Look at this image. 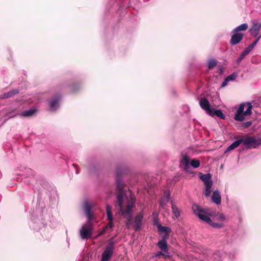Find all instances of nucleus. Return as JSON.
<instances>
[{"mask_svg":"<svg viewBox=\"0 0 261 261\" xmlns=\"http://www.w3.org/2000/svg\"><path fill=\"white\" fill-rule=\"evenodd\" d=\"M117 188L119 193L117 196V206L120 210V214L126 219V227L129 229L132 224L133 209L136 202L135 198L130 192H124V184L118 173L116 176Z\"/></svg>","mask_w":261,"mask_h":261,"instance_id":"1","label":"nucleus"},{"mask_svg":"<svg viewBox=\"0 0 261 261\" xmlns=\"http://www.w3.org/2000/svg\"><path fill=\"white\" fill-rule=\"evenodd\" d=\"M92 206L91 203L88 201L84 203L83 209L87 217V220L82 225L80 229V237L83 240H88L92 237L93 234L92 215L91 213Z\"/></svg>","mask_w":261,"mask_h":261,"instance_id":"2","label":"nucleus"},{"mask_svg":"<svg viewBox=\"0 0 261 261\" xmlns=\"http://www.w3.org/2000/svg\"><path fill=\"white\" fill-rule=\"evenodd\" d=\"M192 210L195 215L197 216L200 220L210 224L213 227L221 228L223 227V225L222 223L212 222L210 217L213 215L214 213L210 209L202 208L197 204H194L192 206Z\"/></svg>","mask_w":261,"mask_h":261,"instance_id":"3","label":"nucleus"},{"mask_svg":"<svg viewBox=\"0 0 261 261\" xmlns=\"http://www.w3.org/2000/svg\"><path fill=\"white\" fill-rule=\"evenodd\" d=\"M252 106L250 102L241 103L235 114V120L243 121L245 119V115H250L252 114Z\"/></svg>","mask_w":261,"mask_h":261,"instance_id":"4","label":"nucleus"},{"mask_svg":"<svg viewBox=\"0 0 261 261\" xmlns=\"http://www.w3.org/2000/svg\"><path fill=\"white\" fill-rule=\"evenodd\" d=\"M242 139V143L248 149L256 148L258 146L261 145L259 138L256 139L254 137L246 136V137Z\"/></svg>","mask_w":261,"mask_h":261,"instance_id":"5","label":"nucleus"},{"mask_svg":"<svg viewBox=\"0 0 261 261\" xmlns=\"http://www.w3.org/2000/svg\"><path fill=\"white\" fill-rule=\"evenodd\" d=\"M114 242H110L102 253L101 261H109L114 252Z\"/></svg>","mask_w":261,"mask_h":261,"instance_id":"6","label":"nucleus"},{"mask_svg":"<svg viewBox=\"0 0 261 261\" xmlns=\"http://www.w3.org/2000/svg\"><path fill=\"white\" fill-rule=\"evenodd\" d=\"M190 162V157L186 153L182 152L179 158L180 166L186 172L189 171Z\"/></svg>","mask_w":261,"mask_h":261,"instance_id":"7","label":"nucleus"},{"mask_svg":"<svg viewBox=\"0 0 261 261\" xmlns=\"http://www.w3.org/2000/svg\"><path fill=\"white\" fill-rule=\"evenodd\" d=\"M106 208H107V218L109 221V223L106 227H105L102 229L101 232H100L101 234H103L106 231V230L107 228L109 227L110 228H112L114 227V224H113V217L112 213L111 212V207L109 205L107 204Z\"/></svg>","mask_w":261,"mask_h":261,"instance_id":"8","label":"nucleus"},{"mask_svg":"<svg viewBox=\"0 0 261 261\" xmlns=\"http://www.w3.org/2000/svg\"><path fill=\"white\" fill-rule=\"evenodd\" d=\"M232 36L230 40V44L235 45L239 43L243 38V34L242 33H234L232 31Z\"/></svg>","mask_w":261,"mask_h":261,"instance_id":"9","label":"nucleus"},{"mask_svg":"<svg viewBox=\"0 0 261 261\" xmlns=\"http://www.w3.org/2000/svg\"><path fill=\"white\" fill-rule=\"evenodd\" d=\"M143 216L144 213L143 211H141L135 216L134 226L135 230H138L141 228Z\"/></svg>","mask_w":261,"mask_h":261,"instance_id":"10","label":"nucleus"},{"mask_svg":"<svg viewBox=\"0 0 261 261\" xmlns=\"http://www.w3.org/2000/svg\"><path fill=\"white\" fill-rule=\"evenodd\" d=\"M199 105L200 107L205 111V112L209 114L211 112V110L213 109L211 108L210 103L207 99L205 98H201L199 101Z\"/></svg>","mask_w":261,"mask_h":261,"instance_id":"11","label":"nucleus"},{"mask_svg":"<svg viewBox=\"0 0 261 261\" xmlns=\"http://www.w3.org/2000/svg\"><path fill=\"white\" fill-rule=\"evenodd\" d=\"M159 248L163 252H164L165 257H170V253L168 252V248L166 241L161 240L159 241L157 244Z\"/></svg>","mask_w":261,"mask_h":261,"instance_id":"12","label":"nucleus"},{"mask_svg":"<svg viewBox=\"0 0 261 261\" xmlns=\"http://www.w3.org/2000/svg\"><path fill=\"white\" fill-rule=\"evenodd\" d=\"M261 28L260 23H253L251 28L249 29V33L251 36L257 37Z\"/></svg>","mask_w":261,"mask_h":261,"instance_id":"13","label":"nucleus"},{"mask_svg":"<svg viewBox=\"0 0 261 261\" xmlns=\"http://www.w3.org/2000/svg\"><path fill=\"white\" fill-rule=\"evenodd\" d=\"M212 201L217 205L221 203V196L218 190L214 191L212 196Z\"/></svg>","mask_w":261,"mask_h":261,"instance_id":"14","label":"nucleus"},{"mask_svg":"<svg viewBox=\"0 0 261 261\" xmlns=\"http://www.w3.org/2000/svg\"><path fill=\"white\" fill-rule=\"evenodd\" d=\"M59 99L60 98L59 97H57L50 100V101L49 102V107L51 110H56L59 107Z\"/></svg>","mask_w":261,"mask_h":261,"instance_id":"15","label":"nucleus"},{"mask_svg":"<svg viewBox=\"0 0 261 261\" xmlns=\"http://www.w3.org/2000/svg\"><path fill=\"white\" fill-rule=\"evenodd\" d=\"M211 112L212 113H210L208 114L211 116H217V117L223 119H224L225 117V115L223 114V113L220 110H215L213 108L211 110Z\"/></svg>","mask_w":261,"mask_h":261,"instance_id":"16","label":"nucleus"},{"mask_svg":"<svg viewBox=\"0 0 261 261\" xmlns=\"http://www.w3.org/2000/svg\"><path fill=\"white\" fill-rule=\"evenodd\" d=\"M248 28V25L246 23H243L233 30V32L241 33V31H245Z\"/></svg>","mask_w":261,"mask_h":261,"instance_id":"17","label":"nucleus"},{"mask_svg":"<svg viewBox=\"0 0 261 261\" xmlns=\"http://www.w3.org/2000/svg\"><path fill=\"white\" fill-rule=\"evenodd\" d=\"M200 178L203 182L204 184L213 182L211 180V175L209 173L206 174H201L200 176Z\"/></svg>","mask_w":261,"mask_h":261,"instance_id":"18","label":"nucleus"},{"mask_svg":"<svg viewBox=\"0 0 261 261\" xmlns=\"http://www.w3.org/2000/svg\"><path fill=\"white\" fill-rule=\"evenodd\" d=\"M242 143V139H241L235 141L231 145H230L229 146V147L227 148L226 151H231V150L236 148Z\"/></svg>","mask_w":261,"mask_h":261,"instance_id":"19","label":"nucleus"},{"mask_svg":"<svg viewBox=\"0 0 261 261\" xmlns=\"http://www.w3.org/2000/svg\"><path fill=\"white\" fill-rule=\"evenodd\" d=\"M205 185V191L204 194L206 197H208L211 193V188L213 185V182L207 183L204 184Z\"/></svg>","mask_w":261,"mask_h":261,"instance_id":"20","label":"nucleus"},{"mask_svg":"<svg viewBox=\"0 0 261 261\" xmlns=\"http://www.w3.org/2000/svg\"><path fill=\"white\" fill-rule=\"evenodd\" d=\"M172 210L174 217L178 219L180 216V212L179 209L175 206V205L171 202Z\"/></svg>","mask_w":261,"mask_h":261,"instance_id":"21","label":"nucleus"},{"mask_svg":"<svg viewBox=\"0 0 261 261\" xmlns=\"http://www.w3.org/2000/svg\"><path fill=\"white\" fill-rule=\"evenodd\" d=\"M170 199V194L168 192L166 191L164 193V196L163 198H162L160 204L161 205H164L167 203Z\"/></svg>","mask_w":261,"mask_h":261,"instance_id":"22","label":"nucleus"},{"mask_svg":"<svg viewBox=\"0 0 261 261\" xmlns=\"http://www.w3.org/2000/svg\"><path fill=\"white\" fill-rule=\"evenodd\" d=\"M18 93V90H16V89L13 90L12 91L8 92L5 93L3 94V97L4 98L11 97L13 95L17 94Z\"/></svg>","mask_w":261,"mask_h":261,"instance_id":"23","label":"nucleus"},{"mask_svg":"<svg viewBox=\"0 0 261 261\" xmlns=\"http://www.w3.org/2000/svg\"><path fill=\"white\" fill-rule=\"evenodd\" d=\"M35 112L34 109H30L21 113L20 115L23 117H30L32 116Z\"/></svg>","mask_w":261,"mask_h":261,"instance_id":"24","label":"nucleus"},{"mask_svg":"<svg viewBox=\"0 0 261 261\" xmlns=\"http://www.w3.org/2000/svg\"><path fill=\"white\" fill-rule=\"evenodd\" d=\"M158 230L161 232H164L165 233H169L171 232V229L167 226H159Z\"/></svg>","mask_w":261,"mask_h":261,"instance_id":"25","label":"nucleus"},{"mask_svg":"<svg viewBox=\"0 0 261 261\" xmlns=\"http://www.w3.org/2000/svg\"><path fill=\"white\" fill-rule=\"evenodd\" d=\"M190 165L194 168H197L200 166V162L198 160L193 159L190 162Z\"/></svg>","mask_w":261,"mask_h":261,"instance_id":"26","label":"nucleus"},{"mask_svg":"<svg viewBox=\"0 0 261 261\" xmlns=\"http://www.w3.org/2000/svg\"><path fill=\"white\" fill-rule=\"evenodd\" d=\"M247 55L246 54H245V53L244 51H243L240 56H239V57L236 60V63L237 64H240V63L241 62V61L245 58V57L247 56Z\"/></svg>","mask_w":261,"mask_h":261,"instance_id":"27","label":"nucleus"},{"mask_svg":"<svg viewBox=\"0 0 261 261\" xmlns=\"http://www.w3.org/2000/svg\"><path fill=\"white\" fill-rule=\"evenodd\" d=\"M238 76V74L237 73H233L232 74L227 76L226 78L228 80V82L229 81H233L235 80V79L237 78Z\"/></svg>","mask_w":261,"mask_h":261,"instance_id":"28","label":"nucleus"},{"mask_svg":"<svg viewBox=\"0 0 261 261\" xmlns=\"http://www.w3.org/2000/svg\"><path fill=\"white\" fill-rule=\"evenodd\" d=\"M217 65V61L214 59L210 60L208 62V67L210 69L213 68Z\"/></svg>","mask_w":261,"mask_h":261,"instance_id":"29","label":"nucleus"},{"mask_svg":"<svg viewBox=\"0 0 261 261\" xmlns=\"http://www.w3.org/2000/svg\"><path fill=\"white\" fill-rule=\"evenodd\" d=\"M253 47L252 46L249 45L247 48H246L243 51L245 53V54H246L247 55H248L250 52L253 49Z\"/></svg>","mask_w":261,"mask_h":261,"instance_id":"30","label":"nucleus"},{"mask_svg":"<svg viewBox=\"0 0 261 261\" xmlns=\"http://www.w3.org/2000/svg\"><path fill=\"white\" fill-rule=\"evenodd\" d=\"M216 217L219 220L223 221L225 219V216L223 214H218Z\"/></svg>","mask_w":261,"mask_h":261,"instance_id":"31","label":"nucleus"},{"mask_svg":"<svg viewBox=\"0 0 261 261\" xmlns=\"http://www.w3.org/2000/svg\"><path fill=\"white\" fill-rule=\"evenodd\" d=\"M261 38V35L259 36L258 37H257V39L253 42H252L251 44H250L251 46H252V47L253 48H254V47L255 46V45L257 43V42H258L259 40L260 39V38Z\"/></svg>","mask_w":261,"mask_h":261,"instance_id":"32","label":"nucleus"},{"mask_svg":"<svg viewBox=\"0 0 261 261\" xmlns=\"http://www.w3.org/2000/svg\"><path fill=\"white\" fill-rule=\"evenodd\" d=\"M160 255H163L164 257H165L164 252L163 251L157 252L154 255V257H159Z\"/></svg>","mask_w":261,"mask_h":261,"instance_id":"33","label":"nucleus"},{"mask_svg":"<svg viewBox=\"0 0 261 261\" xmlns=\"http://www.w3.org/2000/svg\"><path fill=\"white\" fill-rule=\"evenodd\" d=\"M228 83V80H227L226 78H225V79L224 80V81H223V82L221 84V87H225L227 85Z\"/></svg>","mask_w":261,"mask_h":261,"instance_id":"34","label":"nucleus"},{"mask_svg":"<svg viewBox=\"0 0 261 261\" xmlns=\"http://www.w3.org/2000/svg\"><path fill=\"white\" fill-rule=\"evenodd\" d=\"M169 236V233H165L163 236V239L162 240H165V241H166V240L168 239Z\"/></svg>","mask_w":261,"mask_h":261,"instance_id":"35","label":"nucleus"},{"mask_svg":"<svg viewBox=\"0 0 261 261\" xmlns=\"http://www.w3.org/2000/svg\"><path fill=\"white\" fill-rule=\"evenodd\" d=\"M252 123L251 122H247L246 123V126H249L251 125Z\"/></svg>","mask_w":261,"mask_h":261,"instance_id":"36","label":"nucleus"}]
</instances>
